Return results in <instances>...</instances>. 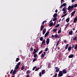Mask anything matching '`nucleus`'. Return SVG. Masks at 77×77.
Segmentation results:
<instances>
[{
  "instance_id": "nucleus-1",
  "label": "nucleus",
  "mask_w": 77,
  "mask_h": 77,
  "mask_svg": "<svg viewBox=\"0 0 77 77\" xmlns=\"http://www.w3.org/2000/svg\"><path fill=\"white\" fill-rule=\"evenodd\" d=\"M74 7L75 8H77V4H75L74 5H72L71 6H69L68 8V10L69 11H71V9H74Z\"/></svg>"
},
{
  "instance_id": "nucleus-2",
  "label": "nucleus",
  "mask_w": 77,
  "mask_h": 77,
  "mask_svg": "<svg viewBox=\"0 0 77 77\" xmlns=\"http://www.w3.org/2000/svg\"><path fill=\"white\" fill-rule=\"evenodd\" d=\"M63 74L62 71H60L58 76V77H62V76H63Z\"/></svg>"
},
{
  "instance_id": "nucleus-3",
  "label": "nucleus",
  "mask_w": 77,
  "mask_h": 77,
  "mask_svg": "<svg viewBox=\"0 0 77 77\" xmlns=\"http://www.w3.org/2000/svg\"><path fill=\"white\" fill-rule=\"evenodd\" d=\"M55 69H56L55 72H59L60 70H59V68H58V67H55Z\"/></svg>"
},
{
  "instance_id": "nucleus-4",
  "label": "nucleus",
  "mask_w": 77,
  "mask_h": 77,
  "mask_svg": "<svg viewBox=\"0 0 77 77\" xmlns=\"http://www.w3.org/2000/svg\"><path fill=\"white\" fill-rule=\"evenodd\" d=\"M46 44L47 45H48L49 44V43L50 42V38H47L46 40Z\"/></svg>"
},
{
  "instance_id": "nucleus-5",
  "label": "nucleus",
  "mask_w": 77,
  "mask_h": 77,
  "mask_svg": "<svg viewBox=\"0 0 77 77\" xmlns=\"http://www.w3.org/2000/svg\"><path fill=\"white\" fill-rule=\"evenodd\" d=\"M62 72L64 74H66V73L67 72V71H66L65 69L63 70Z\"/></svg>"
},
{
  "instance_id": "nucleus-6",
  "label": "nucleus",
  "mask_w": 77,
  "mask_h": 77,
  "mask_svg": "<svg viewBox=\"0 0 77 77\" xmlns=\"http://www.w3.org/2000/svg\"><path fill=\"white\" fill-rule=\"evenodd\" d=\"M74 57V55L72 54H71L70 55H69L68 56L69 58H72Z\"/></svg>"
},
{
  "instance_id": "nucleus-7",
  "label": "nucleus",
  "mask_w": 77,
  "mask_h": 77,
  "mask_svg": "<svg viewBox=\"0 0 77 77\" xmlns=\"http://www.w3.org/2000/svg\"><path fill=\"white\" fill-rule=\"evenodd\" d=\"M45 32H46V29L45 28H44V29L42 31V34L43 35H44L45 33Z\"/></svg>"
},
{
  "instance_id": "nucleus-8",
  "label": "nucleus",
  "mask_w": 77,
  "mask_h": 77,
  "mask_svg": "<svg viewBox=\"0 0 77 77\" xmlns=\"http://www.w3.org/2000/svg\"><path fill=\"white\" fill-rule=\"evenodd\" d=\"M72 33H73V31L72 30H71L69 32V34L70 35H72Z\"/></svg>"
},
{
  "instance_id": "nucleus-9",
  "label": "nucleus",
  "mask_w": 77,
  "mask_h": 77,
  "mask_svg": "<svg viewBox=\"0 0 77 77\" xmlns=\"http://www.w3.org/2000/svg\"><path fill=\"white\" fill-rule=\"evenodd\" d=\"M49 34V32H47L45 35V38H46L48 35V34Z\"/></svg>"
},
{
  "instance_id": "nucleus-10",
  "label": "nucleus",
  "mask_w": 77,
  "mask_h": 77,
  "mask_svg": "<svg viewBox=\"0 0 77 77\" xmlns=\"http://www.w3.org/2000/svg\"><path fill=\"white\" fill-rule=\"evenodd\" d=\"M44 25H41V27L40 28V30L41 31H42V30H43V29H44Z\"/></svg>"
},
{
  "instance_id": "nucleus-11",
  "label": "nucleus",
  "mask_w": 77,
  "mask_h": 77,
  "mask_svg": "<svg viewBox=\"0 0 77 77\" xmlns=\"http://www.w3.org/2000/svg\"><path fill=\"white\" fill-rule=\"evenodd\" d=\"M75 11H73L71 13V16L72 17V16H74V14H75Z\"/></svg>"
},
{
  "instance_id": "nucleus-12",
  "label": "nucleus",
  "mask_w": 77,
  "mask_h": 77,
  "mask_svg": "<svg viewBox=\"0 0 77 77\" xmlns=\"http://www.w3.org/2000/svg\"><path fill=\"white\" fill-rule=\"evenodd\" d=\"M45 39H44L43 40V41L42 42V45H45Z\"/></svg>"
},
{
  "instance_id": "nucleus-13",
  "label": "nucleus",
  "mask_w": 77,
  "mask_h": 77,
  "mask_svg": "<svg viewBox=\"0 0 77 77\" xmlns=\"http://www.w3.org/2000/svg\"><path fill=\"white\" fill-rule=\"evenodd\" d=\"M69 46V44H67L65 47V49L66 50H67V49H68V48Z\"/></svg>"
},
{
  "instance_id": "nucleus-14",
  "label": "nucleus",
  "mask_w": 77,
  "mask_h": 77,
  "mask_svg": "<svg viewBox=\"0 0 77 77\" xmlns=\"http://www.w3.org/2000/svg\"><path fill=\"white\" fill-rule=\"evenodd\" d=\"M16 72H17V71H16V70H14L12 73L13 75H14V74H16Z\"/></svg>"
},
{
  "instance_id": "nucleus-15",
  "label": "nucleus",
  "mask_w": 77,
  "mask_h": 77,
  "mask_svg": "<svg viewBox=\"0 0 77 77\" xmlns=\"http://www.w3.org/2000/svg\"><path fill=\"white\" fill-rule=\"evenodd\" d=\"M19 68V66H17V65H16L15 68H14L15 69H18Z\"/></svg>"
},
{
  "instance_id": "nucleus-16",
  "label": "nucleus",
  "mask_w": 77,
  "mask_h": 77,
  "mask_svg": "<svg viewBox=\"0 0 77 77\" xmlns=\"http://www.w3.org/2000/svg\"><path fill=\"white\" fill-rule=\"evenodd\" d=\"M30 73V70H27L26 72V74H29Z\"/></svg>"
},
{
  "instance_id": "nucleus-17",
  "label": "nucleus",
  "mask_w": 77,
  "mask_h": 77,
  "mask_svg": "<svg viewBox=\"0 0 77 77\" xmlns=\"http://www.w3.org/2000/svg\"><path fill=\"white\" fill-rule=\"evenodd\" d=\"M72 47L71 46H69L68 48V51H71V50Z\"/></svg>"
},
{
  "instance_id": "nucleus-18",
  "label": "nucleus",
  "mask_w": 77,
  "mask_h": 77,
  "mask_svg": "<svg viewBox=\"0 0 77 77\" xmlns=\"http://www.w3.org/2000/svg\"><path fill=\"white\" fill-rule=\"evenodd\" d=\"M69 17L67 18L66 20V22H67V23H68L69 21Z\"/></svg>"
},
{
  "instance_id": "nucleus-19",
  "label": "nucleus",
  "mask_w": 77,
  "mask_h": 77,
  "mask_svg": "<svg viewBox=\"0 0 77 77\" xmlns=\"http://www.w3.org/2000/svg\"><path fill=\"white\" fill-rule=\"evenodd\" d=\"M57 17V14H55L53 15L54 18H55V17Z\"/></svg>"
},
{
  "instance_id": "nucleus-20",
  "label": "nucleus",
  "mask_w": 77,
  "mask_h": 77,
  "mask_svg": "<svg viewBox=\"0 0 77 77\" xmlns=\"http://www.w3.org/2000/svg\"><path fill=\"white\" fill-rule=\"evenodd\" d=\"M45 72V70H43L42 71V74L43 75L44 74Z\"/></svg>"
},
{
  "instance_id": "nucleus-21",
  "label": "nucleus",
  "mask_w": 77,
  "mask_h": 77,
  "mask_svg": "<svg viewBox=\"0 0 77 77\" xmlns=\"http://www.w3.org/2000/svg\"><path fill=\"white\" fill-rule=\"evenodd\" d=\"M33 50V48L31 46V48L29 49V51H32Z\"/></svg>"
},
{
  "instance_id": "nucleus-22",
  "label": "nucleus",
  "mask_w": 77,
  "mask_h": 77,
  "mask_svg": "<svg viewBox=\"0 0 77 77\" xmlns=\"http://www.w3.org/2000/svg\"><path fill=\"white\" fill-rule=\"evenodd\" d=\"M56 20H57V17H55L53 19V21H56Z\"/></svg>"
},
{
  "instance_id": "nucleus-23",
  "label": "nucleus",
  "mask_w": 77,
  "mask_h": 77,
  "mask_svg": "<svg viewBox=\"0 0 77 77\" xmlns=\"http://www.w3.org/2000/svg\"><path fill=\"white\" fill-rule=\"evenodd\" d=\"M24 68H25V66H23L21 68V70L22 71H23V69H24Z\"/></svg>"
},
{
  "instance_id": "nucleus-24",
  "label": "nucleus",
  "mask_w": 77,
  "mask_h": 77,
  "mask_svg": "<svg viewBox=\"0 0 77 77\" xmlns=\"http://www.w3.org/2000/svg\"><path fill=\"white\" fill-rule=\"evenodd\" d=\"M53 22H52L50 23V24H49V26H51V27L53 26Z\"/></svg>"
},
{
  "instance_id": "nucleus-25",
  "label": "nucleus",
  "mask_w": 77,
  "mask_h": 77,
  "mask_svg": "<svg viewBox=\"0 0 77 77\" xmlns=\"http://www.w3.org/2000/svg\"><path fill=\"white\" fill-rule=\"evenodd\" d=\"M66 7H64L63 9V11H66Z\"/></svg>"
},
{
  "instance_id": "nucleus-26",
  "label": "nucleus",
  "mask_w": 77,
  "mask_h": 77,
  "mask_svg": "<svg viewBox=\"0 0 77 77\" xmlns=\"http://www.w3.org/2000/svg\"><path fill=\"white\" fill-rule=\"evenodd\" d=\"M74 49H75V50H77V44L75 45V48H74Z\"/></svg>"
},
{
  "instance_id": "nucleus-27",
  "label": "nucleus",
  "mask_w": 77,
  "mask_h": 77,
  "mask_svg": "<svg viewBox=\"0 0 77 77\" xmlns=\"http://www.w3.org/2000/svg\"><path fill=\"white\" fill-rule=\"evenodd\" d=\"M40 40L41 41H43V37H41L40 38Z\"/></svg>"
},
{
  "instance_id": "nucleus-28",
  "label": "nucleus",
  "mask_w": 77,
  "mask_h": 77,
  "mask_svg": "<svg viewBox=\"0 0 77 77\" xmlns=\"http://www.w3.org/2000/svg\"><path fill=\"white\" fill-rule=\"evenodd\" d=\"M39 67H38L37 68H36L35 70V71H38V70H39Z\"/></svg>"
},
{
  "instance_id": "nucleus-29",
  "label": "nucleus",
  "mask_w": 77,
  "mask_h": 77,
  "mask_svg": "<svg viewBox=\"0 0 77 77\" xmlns=\"http://www.w3.org/2000/svg\"><path fill=\"white\" fill-rule=\"evenodd\" d=\"M62 5H63V6L65 7L66 5V4L65 3H63Z\"/></svg>"
},
{
  "instance_id": "nucleus-30",
  "label": "nucleus",
  "mask_w": 77,
  "mask_h": 77,
  "mask_svg": "<svg viewBox=\"0 0 77 77\" xmlns=\"http://www.w3.org/2000/svg\"><path fill=\"white\" fill-rule=\"evenodd\" d=\"M43 52V51H40L39 53H38V55H39L40 54H41Z\"/></svg>"
},
{
  "instance_id": "nucleus-31",
  "label": "nucleus",
  "mask_w": 77,
  "mask_h": 77,
  "mask_svg": "<svg viewBox=\"0 0 77 77\" xmlns=\"http://www.w3.org/2000/svg\"><path fill=\"white\" fill-rule=\"evenodd\" d=\"M66 15H67V14H65L63 15L62 17H61V18H63V17H65V16H66Z\"/></svg>"
},
{
  "instance_id": "nucleus-32",
  "label": "nucleus",
  "mask_w": 77,
  "mask_h": 77,
  "mask_svg": "<svg viewBox=\"0 0 77 77\" xmlns=\"http://www.w3.org/2000/svg\"><path fill=\"white\" fill-rule=\"evenodd\" d=\"M20 65H21V63H20V62L18 63L17 64V65L18 66H20Z\"/></svg>"
},
{
  "instance_id": "nucleus-33",
  "label": "nucleus",
  "mask_w": 77,
  "mask_h": 77,
  "mask_svg": "<svg viewBox=\"0 0 77 77\" xmlns=\"http://www.w3.org/2000/svg\"><path fill=\"white\" fill-rule=\"evenodd\" d=\"M74 46H75V45L74 44H72V48L73 49V48H74Z\"/></svg>"
},
{
  "instance_id": "nucleus-34",
  "label": "nucleus",
  "mask_w": 77,
  "mask_h": 77,
  "mask_svg": "<svg viewBox=\"0 0 77 77\" xmlns=\"http://www.w3.org/2000/svg\"><path fill=\"white\" fill-rule=\"evenodd\" d=\"M20 60V58H16V62H18V60Z\"/></svg>"
},
{
  "instance_id": "nucleus-35",
  "label": "nucleus",
  "mask_w": 77,
  "mask_h": 77,
  "mask_svg": "<svg viewBox=\"0 0 77 77\" xmlns=\"http://www.w3.org/2000/svg\"><path fill=\"white\" fill-rule=\"evenodd\" d=\"M37 59L35 58H34L32 62H35V61H36V60Z\"/></svg>"
},
{
  "instance_id": "nucleus-36",
  "label": "nucleus",
  "mask_w": 77,
  "mask_h": 77,
  "mask_svg": "<svg viewBox=\"0 0 77 77\" xmlns=\"http://www.w3.org/2000/svg\"><path fill=\"white\" fill-rule=\"evenodd\" d=\"M77 39V37H75L74 38H73V41H75V40H76Z\"/></svg>"
},
{
  "instance_id": "nucleus-37",
  "label": "nucleus",
  "mask_w": 77,
  "mask_h": 77,
  "mask_svg": "<svg viewBox=\"0 0 77 77\" xmlns=\"http://www.w3.org/2000/svg\"><path fill=\"white\" fill-rule=\"evenodd\" d=\"M36 57H37V54H34V57L36 58Z\"/></svg>"
},
{
  "instance_id": "nucleus-38",
  "label": "nucleus",
  "mask_w": 77,
  "mask_h": 77,
  "mask_svg": "<svg viewBox=\"0 0 77 77\" xmlns=\"http://www.w3.org/2000/svg\"><path fill=\"white\" fill-rule=\"evenodd\" d=\"M53 31L54 32H56V31H57V29H54L53 30Z\"/></svg>"
},
{
  "instance_id": "nucleus-39",
  "label": "nucleus",
  "mask_w": 77,
  "mask_h": 77,
  "mask_svg": "<svg viewBox=\"0 0 77 77\" xmlns=\"http://www.w3.org/2000/svg\"><path fill=\"white\" fill-rule=\"evenodd\" d=\"M36 68V66H35L33 67L32 69V70L34 71V69H35Z\"/></svg>"
},
{
  "instance_id": "nucleus-40",
  "label": "nucleus",
  "mask_w": 77,
  "mask_h": 77,
  "mask_svg": "<svg viewBox=\"0 0 77 77\" xmlns=\"http://www.w3.org/2000/svg\"><path fill=\"white\" fill-rule=\"evenodd\" d=\"M54 36H55V38H57L58 36V35H57V34H55V35H54Z\"/></svg>"
},
{
  "instance_id": "nucleus-41",
  "label": "nucleus",
  "mask_w": 77,
  "mask_h": 77,
  "mask_svg": "<svg viewBox=\"0 0 77 77\" xmlns=\"http://www.w3.org/2000/svg\"><path fill=\"white\" fill-rule=\"evenodd\" d=\"M45 23V21H43V22H42L41 25H44V23Z\"/></svg>"
},
{
  "instance_id": "nucleus-42",
  "label": "nucleus",
  "mask_w": 77,
  "mask_h": 77,
  "mask_svg": "<svg viewBox=\"0 0 77 77\" xmlns=\"http://www.w3.org/2000/svg\"><path fill=\"white\" fill-rule=\"evenodd\" d=\"M42 73H41V72H40L39 74V75L40 77H41L42 76Z\"/></svg>"
},
{
  "instance_id": "nucleus-43",
  "label": "nucleus",
  "mask_w": 77,
  "mask_h": 77,
  "mask_svg": "<svg viewBox=\"0 0 77 77\" xmlns=\"http://www.w3.org/2000/svg\"><path fill=\"white\" fill-rule=\"evenodd\" d=\"M60 25V24H57L56 26L55 27L56 28V27H59V25Z\"/></svg>"
},
{
  "instance_id": "nucleus-44",
  "label": "nucleus",
  "mask_w": 77,
  "mask_h": 77,
  "mask_svg": "<svg viewBox=\"0 0 77 77\" xmlns=\"http://www.w3.org/2000/svg\"><path fill=\"white\" fill-rule=\"evenodd\" d=\"M13 72V69H12L11 70L10 72V74H12V73Z\"/></svg>"
},
{
  "instance_id": "nucleus-45",
  "label": "nucleus",
  "mask_w": 77,
  "mask_h": 77,
  "mask_svg": "<svg viewBox=\"0 0 77 77\" xmlns=\"http://www.w3.org/2000/svg\"><path fill=\"white\" fill-rule=\"evenodd\" d=\"M37 52L36 51H34L33 52V54H36V53Z\"/></svg>"
},
{
  "instance_id": "nucleus-46",
  "label": "nucleus",
  "mask_w": 77,
  "mask_h": 77,
  "mask_svg": "<svg viewBox=\"0 0 77 77\" xmlns=\"http://www.w3.org/2000/svg\"><path fill=\"white\" fill-rule=\"evenodd\" d=\"M48 51V48H46L45 50V51Z\"/></svg>"
},
{
  "instance_id": "nucleus-47",
  "label": "nucleus",
  "mask_w": 77,
  "mask_h": 77,
  "mask_svg": "<svg viewBox=\"0 0 77 77\" xmlns=\"http://www.w3.org/2000/svg\"><path fill=\"white\" fill-rule=\"evenodd\" d=\"M61 32V30H59L58 31V33H60Z\"/></svg>"
},
{
  "instance_id": "nucleus-48",
  "label": "nucleus",
  "mask_w": 77,
  "mask_h": 77,
  "mask_svg": "<svg viewBox=\"0 0 77 77\" xmlns=\"http://www.w3.org/2000/svg\"><path fill=\"white\" fill-rule=\"evenodd\" d=\"M44 55L43 54H42V55H41V57H44Z\"/></svg>"
},
{
  "instance_id": "nucleus-49",
  "label": "nucleus",
  "mask_w": 77,
  "mask_h": 77,
  "mask_svg": "<svg viewBox=\"0 0 77 77\" xmlns=\"http://www.w3.org/2000/svg\"><path fill=\"white\" fill-rule=\"evenodd\" d=\"M66 11H65L63 12V14H66Z\"/></svg>"
},
{
  "instance_id": "nucleus-50",
  "label": "nucleus",
  "mask_w": 77,
  "mask_h": 77,
  "mask_svg": "<svg viewBox=\"0 0 77 77\" xmlns=\"http://www.w3.org/2000/svg\"><path fill=\"white\" fill-rule=\"evenodd\" d=\"M36 51L37 52V51H38V50H39V48H36Z\"/></svg>"
},
{
  "instance_id": "nucleus-51",
  "label": "nucleus",
  "mask_w": 77,
  "mask_h": 77,
  "mask_svg": "<svg viewBox=\"0 0 77 77\" xmlns=\"http://www.w3.org/2000/svg\"><path fill=\"white\" fill-rule=\"evenodd\" d=\"M51 37H52V38H55V36L54 35H51Z\"/></svg>"
},
{
  "instance_id": "nucleus-52",
  "label": "nucleus",
  "mask_w": 77,
  "mask_h": 77,
  "mask_svg": "<svg viewBox=\"0 0 77 77\" xmlns=\"http://www.w3.org/2000/svg\"><path fill=\"white\" fill-rule=\"evenodd\" d=\"M26 77H30V75H26Z\"/></svg>"
},
{
  "instance_id": "nucleus-53",
  "label": "nucleus",
  "mask_w": 77,
  "mask_h": 77,
  "mask_svg": "<svg viewBox=\"0 0 77 77\" xmlns=\"http://www.w3.org/2000/svg\"><path fill=\"white\" fill-rule=\"evenodd\" d=\"M56 21L54 22V26L55 24H56Z\"/></svg>"
},
{
  "instance_id": "nucleus-54",
  "label": "nucleus",
  "mask_w": 77,
  "mask_h": 77,
  "mask_svg": "<svg viewBox=\"0 0 77 77\" xmlns=\"http://www.w3.org/2000/svg\"><path fill=\"white\" fill-rule=\"evenodd\" d=\"M72 2H75V0H72Z\"/></svg>"
},
{
  "instance_id": "nucleus-55",
  "label": "nucleus",
  "mask_w": 77,
  "mask_h": 77,
  "mask_svg": "<svg viewBox=\"0 0 77 77\" xmlns=\"http://www.w3.org/2000/svg\"><path fill=\"white\" fill-rule=\"evenodd\" d=\"M69 23H67V25L66 26V27H68V26H69Z\"/></svg>"
},
{
  "instance_id": "nucleus-56",
  "label": "nucleus",
  "mask_w": 77,
  "mask_h": 77,
  "mask_svg": "<svg viewBox=\"0 0 77 77\" xmlns=\"http://www.w3.org/2000/svg\"><path fill=\"white\" fill-rule=\"evenodd\" d=\"M63 5H61V6H60V8H62V7H63Z\"/></svg>"
},
{
  "instance_id": "nucleus-57",
  "label": "nucleus",
  "mask_w": 77,
  "mask_h": 77,
  "mask_svg": "<svg viewBox=\"0 0 77 77\" xmlns=\"http://www.w3.org/2000/svg\"><path fill=\"white\" fill-rule=\"evenodd\" d=\"M59 42H60V39H59L58 41L57 42V43H59Z\"/></svg>"
},
{
  "instance_id": "nucleus-58",
  "label": "nucleus",
  "mask_w": 77,
  "mask_h": 77,
  "mask_svg": "<svg viewBox=\"0 0 77 77\" xmlns=\"http://www.w3.org/2000/svg\"><path fill=\"white\" fill-rule=\"evenodd\" d=\"M44 56H45V54H46V52H44Z\"/></svg>"
},
{
  "instance_id": "nucleus-59",
  "label": "nucleus",
  "mask_w": 77,
  "mask_h": 77,
  "mask_svg": "<svg viewBox=\"0 0 77 77\" xmlns=\"http://www.w3.org/2000/svg\"><path fill=\"white\" fill-rule=\"evenodd\" d=\"M59 45V43H57L56 45V46H57V45Z\"/></svg>"
},
{
  "instance_id": "nucleus-60",
  "label": "nucleus",
  "mask_w": 77,
  "mask_h": 77,
  "mask_svg": "<svg viewBox=\"0 0 77 77\" xmlns=\"http://www.w3.org/2000/svg\"><path fill=\"white\" fill-rule=\"evenodd\" d=\"M52 21H53V20H51L50 21H49V23H50L52 22Z\"/></svg>"
},
{
  "instance_id": "nucleus-61",
  "label": "nucleus",
  "mask_w": 77,
  "mask_h": 77,
  "mask_svg": "<svg viewBox=\"0 0 77 77\" xmlns=\"http://www.w3.org/2000/svg\"><path fill=\"white\" fill-rule=\"evenodd\" d=\"M55 12H57V10H56L55 11Z\"/></svg>"
},
{
  "instance_id": "nucleus-62",
  "label": "nucleus",
  "mask_w": 77,
  "mask_h": 77,
  "mask_svg": "<svg viewBox=\"0 0 77 77\" xmlns=\"http://www.w3.org/2000/svg\"><path fill=\"white\" fill-rule=\"evenodd\" d=\"M61 21V19H60L59 20V22H60Z\"/></svg>"
},
{
  "instance_id": "nucleus-63",
  "label": "nucleus",
  "mask_w": 77,
  "mask_h": 77,
  "mask_svg": "<svg viewBox=\"0 0 77 77\" xmlns=\"http://www.w3.org/2000/svg\"><path fill=\"white\" fill-rule=\"evenodd\" d=\"M64 43H66V40H64Z\"/></svg>"
},
{
  "instance_id": "nucleus-64",
  "label": "nucleus",
  "mask_w": 77,
  "mask_h": 77,
  "mask_svg": "<svg viewBox=\"0 0 77 77\" xmlns=\"http://www.w3.org/2000/svg\"><path fill=\"white\" fill-rule=\"evenodd\" d=\"M57 49H58V50H60V48L59 47H58L57 48Z\"/></svg>"
}]
</instances>
